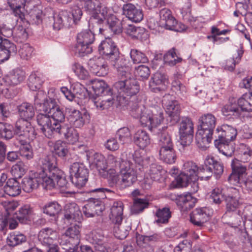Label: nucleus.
<instances>
[{
    "instance_id": "nucleus-1",
    "label": "nucleus",
    "mask_w": 252,
    "mask_h": 252,
    "mask_svg": "<svg viewBox=\"0 0 252 252\" xmlns=\"http://www.w3.org/2000/svg\"><path fill=\"white\" fill-rule=\"evenodd\" d=\"M38 165L39 168L38 171L23 179L22 185L25 192H31L37 189L39 185L47 189L66 187L67 182L65 175L57 167L53 158L51 159L49 156L42 157L39 159Z\"/></svg>"
},
{
    "instance_id": "nucleus-2",
    "label": "nucleus",
    "mask_w": 252,
    "mask_h": 252,
    "mask_svg": "<svg viewBox=\"0 0 252 252\" xmlns=\"http://www.w3.org/2000/svg\"><path fill=\"white\" fill-rule=\"evenodd\" d=\"M110 62L117 70L118 75L122 77V80L116 82L114 89L117 91V100L121 105L127 104L128 96L136 94L139 91V86L133 79H126L129 76L130 67L127 60L120 58L111 60Z\"/></svg>"
},
{
    "instance_id": "nucleus-3",
    "label": "nucleus",
    "mask_w": 252,
    "mask_h": 252,
    "mask_svg": "<svg viewBox=\"0 0 252 252\" xmlns=\"http://www.w3.org/2000/svg\"><path fill=\"white\" fill-rule=\"evenodd\" d=\"M131 114L133 117L139 118L141 125L151 131L159 126L164 119L162 110L159 107L146 109L143 106H136L132 109Z\"/></svg>"
},
{
    "instance_id": "nucleus-4",
    "label": "nucleus",
    "mask_w": 252,
    "mask_h": 252,
    "mask_svg": "<svg viewBox=\"0 0 252 252\" xmlns=\"http://www.w3.org/2000/svg\"><path fill=\"white\" fill-rule=\"evenodd\" d=\"M199 121L200 128L196 133L195 141L198 147L204 150L212 140L217 119L212 114L207 113L200 117Z\"/></svg>"
},
{
    "instance_id": "nucleus-5",
    "label": "nucleus",
    "mask_w": 252,
    "mask_h": 252,
    "mask_svg": "<svg viewBox=\"0 0 252 252\" xmlns=\"http://www.w3.org/2000/svg\"><path fill=\"white\" fill-rule=\"evenodd\" d=\"M92 88L96 95H101L93 101L94 105L98 110L107 109L114 103V96L111 89L102 80H94L92 82Z\"/></svg>"
},
{
    "instance_id": "nucleus-6",
    "label": "nucleus",
    "mask_w": 252,
    "mask_h": 252,
    "mask_svg": "<svg viewBox=\"0 0 252 252\" xmlns=\"http://www.w3.org/2000/svg\"><path fill=\"white\" fill-rule=\"evenodd\" d=\"M137 173L133 164L128 161L123 163L119 174L112 176L111 180L113 183L123 189L132 185L137 181Z\"/></svg>"
},
{
    "instance_id": "nucleus-7",
    "label": "nucleus",
    "mask_w": 252,
    "mask_h": 252,
    "mask_svg": "<svg viewBox=\"0 0 252 252\" xmlns=\"http://www.w3.org/2000/svg\"><path fill=\"white\" fill-rule=\"evenodd\" d=\"M159 145L160 147L159 159L167 164L174 163L176 159V155L171 136L168 133L161 134L159 140Z\"/></svg>"
},
{
    "instance_id": "nucleus-8",
    "label": "nucleus",
    "mask_w": 252,
    "mask_h": 252,
    "mask_svg": "<svg viewBox=\"0 0 252 252\" xmlns=\"http://www.w3.org/2000/svg\"><path fill=\"white\" fill-rule=\"evenodd\" d=\"M198 167L196 164L192 161L185 162L183 165V171L176 178V187H185L190 183L195 184L197 180Z\"/></svg>"
},
{
    "instance_id": "nucleus-9",
    "label": "nucleus",
    "mask_w": 252,
    "mask_h": 252,
    "mask_svg": "<svg viewBox=\"0 0 252 252\" xmlns=\"http://www.w3.org/2000/svg\"><path fill=\"white\" fill-rule=\"evenodd\" d=\"M94 34L89 30L78 33L77 36L76 50L81 56L90 54L93 51L91 45L94 41Z\"/></svg>"
},
{
    "instance_id": "nucleus-10",
    "label": "nucleus",
    "mask_w": 252,
    "mask_h": 252,
    "mask_svg": "<svg viewBox=\"0 0 252 252\" xmlns=\"http://www.w3.org/2000/svg\"><path fill=\"white\" fill-rule=\"evenodd\" d=\"M70 178L72 183L77 188H81L88 181L89 171L81 163L74 162L69 168Z\"/></svg>"
},
{
    "instance_id": "nucleus-11",
    "label": "nucleus",
    "mask_w": 252,
    "mask_h": 252,
    "mask_svg": "<svg viewBox=\"0 0 252 252\" xmlns=\"http://www.w3.org/2000/svg\"><path fill=\"white\" fill-rule=\"evenodd\" d=\"M36 121L43 134L48 138L57 134L60 123L53 121L49 114L39 113L36 116Z\"/></svg>"
},
{
    "instance_id": "nucleus-12",
    "label": "nucleus",
    "mask_w": 252,
    "mask_h": 252,
    "mask_svg": "<svg viewBox=\"0 0 252 252\" xmlns=\"http://www.w3.org/2000/svg\"><path fill=\"white\" fill-rule=\"evenodd\" d=\"M25 78V72L22 69L16 68L0 79V92L3 93L10 86L17 85Z\"/></svg>"
},
{
    "instance_id": "nucleus-13",
    "label": "nucleus",
    "mask_w": 252,
    "mask_h": 252,
    "mask_svg": "<svg viewBox=\"0 0 252 252\" xmlns=\"http://www.w3.org/2000/svg\"><path fill=\"white\" fill-rule=\"evenodd\" d=\"M193 124L190 119L183 118L180 124V143L183 147L190 145L193 137Z\"/></svg>"
},
{
    "instance_id": "nucleus-14",
    "label": "nucleus",
    "mask_w": 252,
    "mask_h": 252,
    "mask_svg": "<svg viewBox=\"0 0 252 252\" xmlns=\"http://www.w3.org/2000/svg\"><path fill=\"white\" fill-rule=\"evenodd\" d=\"M38 0H31L25 3L24 8L28 13L26 15V20L31 24L38 25L42 23L43 13L41 6L35 4Z\"/></svg>"
},
{
    "instance_id": "nucleus-15",
    "label": "nucleus",
    "mask_w": 252,
    "mask_h": 252,
    "mask_svg": "<svg viewBox=\"0 0 252 252\" xmlns=\"http://www.w3.org/2000/svg\"><path fill=\"white\" fill-rule=\"evenodd\" d=\"M98 51L100 54L104 56L109 61L116 59L120 55L115 43L110 38H106L101 42L98 46Z\"/></svg>"
},
{
    "instance_id": "nucleus-16",
    "label": "nucleus",
    "mask_w": 252,
    "mask_h": 252,
    "mask_svg": "<svg viewBox=\"0 0 252 252\" xmlns=\"http://www.w3.org/2000/svg\"><path fill=\"white\" fill-rule=\"evenodd\" d=\"M162 103L166 107V113L174 123H177L179 120L180 113V106L178 102L173 99L172 95L166 94L163 96Z\"/></svg>"
},
{
    "instance_id": "nucleus-17",
    "label": "nucleus",
    "mask_w": 252,
    "mask_h": 252,
    "mask_svg": "<svg viewBox=\"0 0 252 252\" xmlns=\"http://www.w3.org/2000/svg\"><path fill=\"white\" fill-rule=\"evenodd\" d=\"M101 198H90L88 203L82 209V212L87 218H93L100 215L105 209V206Z\"/></svg>"
},
{
    "instance_id": "nucleus-18",
    "label": "nucleus",
    "mask_w": 252,
    "mask_h": 252,
    "mask_svg": "<svg viewBox=\"0 0 252 252\" xmlns=\"http://www.w3.org/2000/svg\"><path fill=\"white\" fill-rule=\"evenodd\" d=\"M123 30L124 32L132 38L139 39L140 40H145L148 37L147 32L143 28L136 27L130 23L128 19L122 20Z\"/></svg>"
},
{
    "instance_id": "nucleus-19",
    "label": "nucleus",
    "mask_w": 252,
    "mask_h": 252,
    "mask_svg": "<svg viewBox=\"0 0 252 252\" xmlns=\"http://www.w3.org/2000/svg\"><path fill=\"white\" fill-rule=\"evenodd\" d=\"M82 220V214L79 206L74 202L66 204L65 206L64 215V222L66 224H72V222L79 223Z\"/></svg>"
},
{
    "instance_id": "nucleus-20",
    "label": "nucleus",
    "mask_w": 252,
    "mask_h": 252,
    "mask_svg": "<svg viewBox=\"0 0 252 252\" xmlns=\"http://www.w3.org/2000/svg\"><path fill=\"white\" fill-rule=\"evenodd\" d=\"M33 132V128L30 122L24 120H18L13 128V133L16 136V140L29 138Z\"/></svg>"
},
{
    "instance_id": "nucleus-21",
    "label": "nucleus",
    "mask_w": 252,
    "mask_h": 252,
    "mask_svg": "<svg viewBox=\"0 0 252 252\" xmlns=\"http://www.w3.org/2000/svg\"><path fill=\"white\" fill-rule=\"evenodd\" d=\"M212 214L213 210L208 207L196 208L190 214V220L194 225L201 226Z\"/></svg>"
},
{
    "instance_id": "nucleus-22",
    "label": "nucleus",
    "mask_w": 252,
    "mask_h": 252,
    "mask_svg": "<svg viewBox=\"0 0 252 252\" xmlns=\"http://www.w3.org/2000/svg\"><path fill=\"white\" fill-rule=\"evenodd\" d=\"M168 84L167 76L160 72H157L153 74L149 82L150 88L155 93L165 91Z\"/></svg>"
},
{
    "instance_id": "nucleus-23",
    "label": "nucleus",
    "mask_w": 252,
    "mask_h": 252,
    "mask_svg": "<svg viewBox=\"0 0 252 252\" xmlns=\"http://www.w3.org/2000/svg\"><path fill=\"white\" fill-rule=\"evenodd\" d=\"M66 113L68 114V120L71 125L75 127H82L88 118L86 113H81L73 107H66Z\"/></svg>"
},
{
    "instance_id": "nucleus-24",
    "label": "nucleus",
    "mask_w": 252,
    "mask_h": 252,
    "mask_svg": "<svg viewBox=\"0 0 252 252\" xmlns=\"http://www.w3.org/2000/svg\"><path fill=\"white\" fill-rule=\"evenodd\" d=\"M88 66L91 72L98 76H104L108 73V66L102 57L90 59Z\"/></svg>"
},
{
    "instance_id": "nucleus-25",
    "label": "nucleus",
    "mask_w": 252,
    "mask_h": 252,
    "mask_svg": "<svg viewBox=\"0 0 252 252\" xmlns=\"http://www.w3.org/2000/svg\"><path fill=\"white\" fill-rule=\"evenodd\" d=\"M123 12L126 16L125 19L135 23L140 22L143 18L142 10L136 8L133 4L128 3L124 5Z\"/></svg>"
},
{
    "instance_id": "nucleus-26",
    "label": "nucleus",
    "mask_w": 252,
    "mask_h": 252,
    "mask_svg": "<svg viewBox=\"0 0 252 252\" xmlns=\"http://www.w3.org/2000/svg\"><path fill=\"white\" fill-rule=\"evenodd\" d=\"M72 225L68 227L63 235L62 239H64L68 241V243L73 244L74 245H78L80 242V223H72Z\"/></svg>"
},
{
    "instance_id": "nucleus-27",
    "label": "nucleus",
    "mask_w": 252,
    "mask_h": 252,
    "mask_svg": "<svg viewBox=\"0 0 252 252\" xmlns=\"http://www.w3.org/2000/svg\"><path fill=\"white\" fill-rule=\"evenodd\" d=\"M218 139L226 142L233 140L237 134L236 128L231 126L223 124L217 128Z\"/></svg>"
},
{
    "instance_id": "nucleus-28",
    "label": "nucleus",
    "mask_w": 252,
    "mask_h": 252,
    "mask_svg": "<svg viewBox=\"0 0 252 252\" xmlns=\"http://www.w3.org/2000/svg\"><path fill=\"white\" fill-rule=\"evenodd\" d=\"M222 115L228 119H235L241 115V109L234 98L230 99L221 109Z\"/></svg>"
},
{
    "instance_id": "nucleus-29",
    "label": "nucleus",
    "mask_w": 252,
    "mask_h": 252,
    "mask_svg": "<svg viewBox=\"0 0 252 252\" xmlns=\"http://www.w3.org/2000/svg\"><path fill=\"white\" fill-rule=\"evenodd\" d=\"M58 238L57 231L49 227L42 229L38 234V240L43 246L50 245Z\"/></svg>"
},
{
    "instance_id": "nucleus-30",
    "label": "nucleus",
    "mask_w": 252,
    "mask_h": 252,
    "mask_svg": "<svg viewBox=\"0 0 252 252\" xmlns=\"http://www.w3.org/2000/svg\"><path fill=\"white\" fill-rule=\"evenodd\" d=\"M53 28L59 30L63 26H70L72 23V19L69 12L66 10H62L54 17Z\"/></svg>"
},
{
    "instance_id": "nucleus-31",
    "label": "nucleus",
    "mask_w": 252,
    "mask_h": 252,
    "mask_svg": "<svg viewBox=\"0 0 252 252\" xmlns=\"http://www.w3.org/2000/svg\"><path fill=\"white\" fill-rule=\"evenodd\" d=\"M57 134L63 137L71 144H74L79 139V133L77 130L72 127H69L64 125L61 126V124L60 125V127L57 130Z\"/></svg>"
},
{
    "instance_id": "nucleus-32",
    "label": "nucleus",
    "mask_w": 252,
    "mask_h": 252,
    "mask_svg": "<svg viewBox=\"0 0 252 252\" xmlns=\"http://www.w3.org/2000/svg\"><path fill=\"white\" fill-rule=\"evenodd\" d=\"M176 203L181 211H188L192 208L196 202L195 198L192 196L190 193L181 194L176 199Z\"/></svg>"
},
{
    "instance_id": "nucleus-33",
    "label": "nucleus",
    "mask_w": 252,
    "mask_h": 252,
    "mask_svg": "<svg viewBox=\"0 0 252 252\" xmlns=\"http://www.w3.org/2000/svg\"><path fill=\"white\" fill-rule=\"evenodd\" d=\"M213 162V157L207 156L206 158L204 164L198 167L197 179L207 180L212 176L213 172L211 165Z\"/></svg>"
},
{
    "instance_id": "nucleus-34",
    "label": "nucleus",
    "mask_w": 252,
    "mask_h": 252,
    "mask_svg": "<svg viewBox=\"0 0 252 252\" xmlns=\"http://www.w3.org/2000/svg\"><path fill=\"white\" fill-rule=\"evenodd\" d=\"M18 114L21 118L20 120H24L29 122L32 120L35 115V108L28 102H23L17 107Z\"/></svg>"
},
{
    "instance_id": "nucleus-35",
    "label": "nucleus",
    "mask_w": 252,
    "mask_h": 252,
    "mask_svg": "<svg viewBox=\"0 0 252 252\" xmlns=\"http://www.w3.org/2000/svg\"><path fill=\"white\" fill-rule=\"evenodd\" d=\"M124 204L121 201L114 202L111 208L109 218L114 224L122 222L123 219Z\"/></svg>"
},
{
    "instance_id": "nucleus-36",
    "label": "nucleus",
    "mask_w": 252,
    "mask_h": 252,
    "mask_svg": "<svg viewBox=\"0 0 252 252\" xmlns=\"http://www.w3.org/2000/svg\"><path fill=\"white\" fill-rule=\"evenodd\" d=\"M17 48L14 44L10 41H5L0 46V63L8 60L10 57L15 55Z\"/></svg>"
},
{
    "instance_id": "nucleus-37",
    "label": "nucleus",
    "mask_w": 252,
    "mask_h": 252,
    "mask_svg": "<svg viewBox=\"0 0 252 252\" xmlns=\"http://www.w3.org/2000/svg\"><path fill=\"white\" fill-rule=\"evenodd\" d=\"M134 143L140 149H144L151 143V139L149 134L145 130L139 129L133 136Z\"/></svg>"
},
{
    "instance_id": "nucleus-38",
    "label": "nucleus",
    "mask_w": 252,
    "mask_h": 252,
    "mask_svg": "<svg viewBox=\"0 0 252 252\" xmlns=\"http://www.w3.org/2000/svg\"><path fill=\"white\" fill-rule=\"evenodd\" d=\"M160 237L157 234L150 236H140L137 238V243L142 248H145L148 252H153L154 248L151 246L152 243L159 240Z\"/></svg>"
},
{
    "instance_id": "nucleus-39",
    "label": "nucleus",
    "mask_w": 252,
    "mask_h": 252,
    "mask_svg": "<svg viewBox=\"0 0 252 252\" xmlns=\"http://www.w3.org/2000/svg\"><path fill=\"white\" fill-rule=\"evenodd\" d=\"M130 230V223L128 221H125L123 223L120 222L118 224H115L113 228V233L116 238L123 240L127 237Z\"/></svg>"
},
{
    "instance_id": "nucleus-40",
    "label": "nucleus",
    "mask_w": 252,
    "mask_h": 252,
    "mask_svg": "<svg viewBox=\"0 0 252 252\" xmlns=\"http://www.w3.org/2000/svg\"><path fill=\"white\" fill-rule=\"evenodd\" d=\"M26 241L27 237L25 235L19 232H12L8 234L6 242L8 246L14 248Z\"/></svg>"
},
{
    "instance_id": "nucleus-41",
    "label": "nucleus",
    "mask_w": 252,
    "mask_h": 252,
    "mask_svg": "<svg viewBox=\"0 0 252 252\" xmlns=\"http://www.w3.org/2000/svg\"><path fill=\"white\" fill-rule=\"evenodd\" d=\"M3 191L5 194L11 196L19 195L21 192L19 183L13 178L8 179L3 187Z\"/></svg>"
},
{
    "instance_id": "nucleus-42",
    "label": "nucleus",
    "mask_w": 252,
    "mask_h": 252,
    "mask_svg": "<svg viewBox=\"0 0 252 252\" xmlns=\"http://www.w3.org/2000/svg\"><path fill=\"white\" fill-rule=\"evenodd\" d=\"M230 142H226L222 140H215V146L223 155L226 157H231L234 154L235 148Z\"/></svg>"
},
{
    "instance_id": "nucleus-43",
    "label": "nucleus",
    "mask_w": 252,
    "mask_h": 252,
    "mask_svg": "<svg viewBox=\"0 0 252 252\" xmlns=\"http://www.w3.org/2000/svg\"><path fill=\"white\" fill-rule=\"evenodd\" d=\"M43 76L39 72H32L28 79V86L32 91H35L40 88L43 83Z\"/></svg>"
},
{
    "instance_id": "nucleus-44",
    "label": "nucleus",
    "mask_w": 252,
    "mask_h": 252,
    "mask_svg": "<svg viewBox=\"0 0 252 252\" xmlns=\"http://www.w3.org/2000/svg\"><path fill=\"white\" fill-rule=\"evenodd\" d=\"M233 195H228L225 198L226 213L234 212L239 206L238 192L235 189H233Z\"/></svg>"
},
{
    "instance_id": "nucleus-45",
    "label": "nucleus",
    "mask_w": 252,
    "mask_h": 252,
    "mask_svg": "<svg viewBox=\"0 0 252 252\" xmlns=\"http://www.w3.org/2000/svg\"><path fill=\"white\" fill-rule=\"evenodd\" d=\"M251 96V94L245 93L238 100H236L239 107L241 109V113L244 111L251 112L252 110V97Z\"/></svg>"
},
{
    "instance_id": "nucleus-46",
    "label": "nucleus",
    "mask_w": 252,
    "mask_h": 252,
    "mask_svg": "<svg viewBox=\"0 0 252 252\" xmlns=\"http://www.w3.org/2000/svg\"><path fill=\"white\" fill-rule=\"evenodd\" d=\"M165 173L162 166L157 163H152L150 166L148 174L150 177L155 181H159Z\"/></svg>"
},
{
    "instance_id": "nucleus-47",
    "label": "nucleus",
    "mask_w": 252,
    "mask_h": 252,
    "mask_svg": "<svg viewBox=\"0 0 252 252\" xmlns=\"http://www.w3.org/2000/svg\"><path fill=\"white\" fill-rule=\"evenodd\" d=\"M18 143L21 145L20 148V155L26 159H31L32 158L33 155L32 147L28 143L27 140L25 139H19Z\"/></svg>"
},
{
    "instance_id": "nucleus-48",
    "label": "nucleus",
    "mask_w": 252,
    "mask_h": 252,
    "mask_svg": "<svg viewBox=\"0 0 252 252\" xmlns=\"http://www.w3.org/2000/svg\"><path fill=\"white\" fill-rule=\"evenodd\" d=\"M107 24L110 30L115 34L120 33L123 31L122 21H120L115 15L107 18Z\"/></svg>"
},
{
    "instance_id": "nucleus-49",
    "label": "nucleus",
    "mask_w": 252,
    "mask_h": 252,
    "mask_svg": "<svg viewBox=\"0 0 252 252\" xmlns=\"http://www.w3.org/2000/svg\"><path fill=\"white\" fill-rule=\"evenodd\" d=\"M32 213V208L28 205H25L21 207L18 211L15 214V217L19 221L24 222L29 219Z\"/></svg>"
},
{
    "instance_id": "nucleus-50",
    "label": "nucleus",
    "mask_w": 252,
    "mask_h": 252,
    "mask_svg": "<svg viewBox=\"0 0 252 252\" xmlns=\"http://www.w3.org/2000/svg\"><path fill=\"white\" fill-rule=\"evenodd\" d=\"M156 216L158 219L155 220V222L158 224L167 223L171 217L170 209L167 207L158 209L156 213Z\"/></svg>"
},
{
    "instance_id": "nucleus-51",
    "label": "nucleus",
    "mask_w": 252,
    "mask_h": 252,
    "mask_svg": "<svg viewBox=\"0 0 252 252\" xmlns=\"http://www.w3.org/2000/svg\"><path fill=\"white\" fill-rule=\"evenodd\" d=\"M243 54V51L242 50H238L236 55H235L233 58L228 59L224 63H223L224 69L233 71L235 68V65L240 61Z\"/></svg>"
},
{
    "instance_id": "nucleus-52",
    "label": "nucleus",
    "mask_w": 252,
    "mask_h": 252,
    "mask_svg": "<svg viewBox=\"0 0 252 252\" xmlns=\"http://www.w3.org/2000/svg\"><path fill=\"white\" fill-rule=\"evenodd\" d=\"M59 106L56 99L49 96L44 101L43 106L39 108V111H43L49 115Z\"/></svg>"
},
{
    "instance_id": "nucleus-53",
    "label": "nucleus",
    "mask_w": 252,
    "mask_h": 252,
    "mask_svg": "<svg viewBox=\"0 0 252 252\" xmlns=\"http://www.w3.org/2000/svg\"><path fill=\"white\" fill-rule=\"evenodd\" d=\"M61 210V206L56 201L48 202L42 207L43 212L50 216H56Z\"/></svg>"
},
{
    "instance_id": "nucleus-54",
    "label": "nucleus",
    "mask_w": 252,
    "mask_h": 252,
    "mask_svg": "<svg viewBox=\"0 0 252 252\" xmlns=\"http://www.w3.org/2000/svg\"><path fill=\"white\" fill-rule=\"evenodd\" d=\"M162 58H163V61L164 64L169 66L175 65L182 61V59L177 56L174 48L170 50Z\"/></svg>"
},
{
    "instance_id": "nucleus-55",
    "label": "nucleus",
    "mask_w": 252,
    "mask_h": 252,
    "mask_svg": "<svg viewBox=\"0 0 252 252\" xmlns=\"http://www.w3.org/2000/svg\"><path fill=\"white\" fill-rule=\"evenodd\" d=\"M190 7V2L188 1L181 10V13L184 20L185 21L189 22L192 27H194L195 26L194 23L196 21V18L193 17L191 15Z\"/></svg>"
},
{
    "instance_id": "nucleus-56",
    "label": "nucleus",
    "mask_w": 252,
    "mask_h": 252,
    "mask_svg": "<svg viewBox=\"0 0 252 252\" xmlns=\"http://www.w3.org/2000/svg\"><path fill=\"white\" fill-rule=\"evenodd\" d=\"M33 52V48L29 43L22 44L19 49V54L21 58L27 61L32 57Z\"/></svg>"
},
{
    "instance_id": "nucleus-57",
    "label": "nucleus",
    "mask_w": 252,
    "mask_h": 252,
    "mask_svg": "<svg viewBox=\"0 0 252 252\" xmlns=\"http://www.w3.org/2000/svg\"><path fill=\"white\" fill-rule=\"evenodd\" d=\"M53 152L59 157L63 158L67 155L68 150L65 143L58 140L54 144Z\"/></svg>"
},
{
    "instance_id": "nucleus-58",
    "label": "nucleus",
    "mask_w": 252,
    "mask_h": 252,
    "mask_svg": "<svg viewBox=\"0 0 252 252\" xmlns=\"http://www.w3.org/2000/svg\"><path fill=\"white\" fill-rule=\"evenodd\" d=\"M122 144H127L131 142L132 139L128 128L124 127L119 129L116 134Z\"/></svg>"
},
{
    "instance_id": "nucleus-59",
    "label": "nucleus",
    "mask_w": 252,
    "mask_h": 252,
    "mask_svg": "<svg viewBox=\"0 0 252 252\" xmlns=\"http://www.w3.org/2000/svg\"><path fill=\"white\" fill-rule=\"evenodd\" d=\"M130 57L132 62L135 64L144 63L148 62V59L145 54L136 49L130 50Z\"/></svg>"
},
{
    "instance_id": "nucleus-60",
    "label": "nucleus",
    "mask_w": 252,
    "mask_h": 252,
    "mask_svg": "<svg viewBox=\"0 0 252 252\" xmlns=\"http://www.w3.org/2000/svg\"><path fill=\"white\" fill-rule=\"evenodd\" d=\"M13 128L7 123H0V137L8 140L13 137Z\"/></svg>"
},
{
    "instance_id": "nucleus-61",
    "label": "nucleus",
    "mask_w": 252,
    "mask_h": 252,
    "mask_svg": "<svg viewBox=\"0 0 252 252\" xmlns=\"http://www.w3.org/2000/svg\"><path fill=\"white\" fill-rule=\"evenodd\" d=\"M104 235L101 229H97L93 230L89 235V240L90 243L94 244L101 245L102 244Z\"/></svg>"
},
{
    "instance_id": "nucleus-62",
    "label": "nucleus",
    "mask_w": 252,
    "mask_h": 252,
    "mask_svg": "<svg viewBox=\"0 0 252 252\" xmlns=\"http://www.w3.org/2000/svg\"><path fill=\"white\" fill-rule=\"evenodd\" d=\"M92 162L99 171H105L107 169L106 160L103 155L100 153L94 154Z\"/></svg>"
},
{
    "instance_id": "nucleus-63",
    "label": "nucleus",
    "mask_w": 252,
    "mask_h": 252,
    "mask_svg": "<svg viewBox=\"0 0 252 252\" xmlns=\"http://www.w3.org/2000/svg\"><path fill=\"white\" fill-rule=\"evenodd\" d=\"M148 203L146 199L136 198L131 207V212L133 214H139L148 207Z\"/></svg>"
},
{
    "instance_id": "nucleus-64",
    "label": "nucleus",
    "mask_w": 252,
    "mask_h": 252,
    "mask_svg": "<svg viewBox=\"0 0 252 252\" xmlns=\"http://www.w3.org/2000/svg\"><path fill=\"white\" fill-rule=\"evenodd\" d=\"M72 70L80 79L85 80L89 77L88 71L80 63H73L72 65Z\"/></svg>"
}]
</instances>
